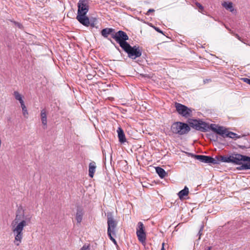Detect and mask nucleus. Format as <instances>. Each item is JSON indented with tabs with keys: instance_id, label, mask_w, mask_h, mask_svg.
Masks as SVG:
<instances>
[{
	"instance_id": "f257e3e1",
	"label": "nucleus",
	"mask_w": 250,
	"mask_h": 250,
	"mask_svg": "<svg viewBox=\"0 0 250 250\" xmlns=\"http://www.w3.org/2000/svg\"><path fill=\"white\" fill-rule=\"evenodd\" d=\"M32 216L25 215L22 209H19L16 213L15 219L11 224V229L14 236V243L16 246H20L23 237L24 228L31 223Z\"/></svg>"
},
{
	"instance_id": "f03ea898",
	"label": "nucleus",
	"mask_w": 250,
	"mask_h": 250,
	"mask_svg": "<svg viewBox=\"0 0 250 250\" xmlns=\"http://www.w3.org/2000/svg\"><path fill=\"white\" fill-rule=\"evenodd\" d=\"M170 129L174 134L184 135L188 133L190 131V128L187 124L177 122L171 125Z\"/></svg>"
},
{
	"instance_id": "7ed1b4c3",
	"label": "nucleus",
	"mask_w": 250,
	"mask_h": 250,
	"mask_svg": "<svg viewBox=\"0 0 250 250\" xmlns=\"http://www.w3.org/2000/svg\"><path fill=\"white\" fill-rule=\"evenodd\" d=\"M122 49L128 54V57L132 59H135L142 55V52L139 47L134 46L132 47L128 43L124 46Z\"/></svg>"
},
{
	"instance_id": "20e7f679",
	"label": "nucleus",
	"mask_w": 250,
	"mask_h": 250,
	"mask_svg": "<svg viewBox=\"0 0 250 250\" xmlns=\"http://www.w3.org/2000/svg\"><path fill=\"white\" fill-rule=\"evenodd\" d=\"M112 38L119 43L122 48L128 43L126 41L128 40V37L126 33L123 31H119L112 35Z\"/></svg>"
},
{
	"instance_id": "39448f33",
	"label": "nucleus",
	"mask_w": 250,
	"mask_h": 250,
	"mask_svg": "<svg viewBox=\"0 0 250 250\" xmlns=\"http://www.w3.org/2000/svg\"><path fill=\"white\" fill-rule=\"evenodd\" d=\"M136 235L139 242L145 245L146 243V235L144 225L141 222H139L137 224Z\"/></svg>"
},
{
	"instance_id": "423d86ee",
	"label": "nucleus",
	"mask_w": 250,
	"mask_h": 250,
	"mask_svg": "<svg viewBox=\"0 0 250 250\" xmlns=\"http://www.w3.org/2000/svg\"><path fill=\"white\" fill-rule=\"evenodd\" d=\"M175 106L177 112L182 116L186 118L191 116L192 110L190 108L178 103H175Z\"/></svg>"
},
{
	"instance_id": "0eeeda50",
	"label": "nucleus",
	"mask_w": 250,
	"mask_h": 250,
	"mask_svg": "<svg viewBox=\"0 0 250 250\" xmlns=\"http://www.w3.org/2000/svg\"><path fill=\"white\" fill-rule=\"evenodd\" d=\"M189 124L191 127L202 132L207 131L208 129H210V125L201 121L194 120L190 122Z\"/></svg>"
},
{
	"instance_id": "6e6552de",
	"label": "nucleus",
	"mask_w": 250,
	"mask_h": 250,
	"mask_svg": "<svg viewBox=\"0 0 250 250\" xmlns=\"http://www.w3.org/2000/svg\"><path fill=\"white\" fill-rule=\"evenodd\" d=\"M231 163L236 165H242V162H250V157L240 154L233 153L231 155Z\"/></svg>"
},
{
	"instance_id": "1a4fd4ad",
	"label": "nucleus",
	"mask_w": 250,
	"mask_h": 250,
	"mask_svg": "<svg viewBox=\"0 0 250 250\" xmlns=\"http://www.w3.org/2000/svg\"><path fill=\"white\" fill-rule=\"evenodd\" d=\"M89 0H80L78 3L77 15H86L89 7Z\"/></svg>"
},
{
	"instance_id": "9d476101",
	"label": "nucleus",
	"mask_w": 250,
	"mask_h": 250,
	"mask_svg": "<svg viewBox=\"0 0 250 250\" xmlns=\"http://www.w3.org/2000/svg\"><path fill=\"white\" fill-rule=\"evenodd\" d=\"M195 158L200 161L201 162H204L207 164H217V160H215V158H212L210 156H205V155H195Z\"/></svg>"
},
{
	"instance_id": "9b49d317",
	"label": "nucleus",
	"mask_w": 250,
	"mask_h": 250,
	"mask_svg": "<svg viewBox=\"0 0 250 250\" xmlns=\"http://www.w3.org/2000/svg\"><path fill=\"white\" fill-rule=\"evenodd\" d=\"M210 129L213 132L217 134L222 136L225 137L226 133L227 132V130L222 126H218L215 124H211L210 125Z\"/></svg>"
},
{
	"instance_id": "f8f14e48",
	"label": "nucleus",
	"mask_w": 250,
	"mask_h": 250,
	"mask_svg": "<svg viewBox=\"0 0 250 250\" xmlns=\"http://www.w3.org/2000/svg\"><path fill=\"white\" fill-rule=\"evenodd\" d=\"M117 225L116 221L113 218L111 215L107 216V230L108 231L111 230L113 232V234H115V229Z\"/></svg>"
},
{
	"instance_id": "ddd939ff",
	"label": "nucleus",
	"mask_w": 250,
	"mask_h": 250,
	"mask_svg": "<svg viewBox=\"0 0 250 250\" xmlns=\"http://www.w3.org/2000/svg\"><path fill=\"white\" fill-rule=\"evenodd\" d=\"M76 19L83 25L88 26L90 25L89 18L86 15H77Z\"/></svg>"
},
{
	"instance_id": "4468645a",
	"label": "nucleus",
	"mask_w": 250,
	"mask_h": 250,
	"mask_svg": "<svg viewBox=\"0 0 250 250\" xmlns=\"http://www.w3.org/2000/svg\"><path fill=\"white\" fill-rule=\"evenodd\" d=\"M84 211L83 207H78L76 213V220L78 224H80L83 220Z\"/></svg>"
},
{
	"instance_id": "2eb2a0df",
	"label": "nucleus",
	"mask_w": 250,
	"mask_h": 250,
	"mask_svg": "<svg viewBox=\"0 0 250 250\" xmlns=\"http://www.w3.org/2000/svg\"><path fill=\"white\" fill-rule=\"evenodd\" d=\"M41 121L42 125H43L44 129L47 128V112L45 109H43L41 112Z\"/></svg>"
},
{
	"instance_id": "dca6fc26",
	"label": "nucleus",
	"mask_w": 250,
	"mask_h": 250,
	"mask_svg": "<svg viewBox=\"0 0 250 250\" xmlns=\"http://www.w3.org/2000/svg\"><path fill=\"white\" fill-rule=\"evenodd\" d=\"M215 160H217V164L220 162L225 163H231V155L228 157L224 156H217L215 157Z\"/></svg>"
},
{
	"instance_id": "f3484780",
	"label": "nucleus",
	"mask_w": 250,
	"mask_h": 250,
	"mask_svg": "<svg viewBox=\"0 0 250 250\" xmlns=\"http://www.w3.org/2000/svg\"><path fill=\"white\" fill-rule=\"evenodd\" d=\"M118 133V136L119 138V142L121 143H124L126 142V138L123 130L119 127L117 130Z\"/></svg>"
},
{
	"instance_id": "a211bd4d",
	"label": "nucleus",
	"mask_w": 250,
	"mask_h": 250,
	"mask_svg": "<svg viewBox=\"0 0 250 250\" xmlns=\"http://www.w3.org/2000/svg\"><path fill=\"white\" fill-rule=\"evenodd\" d=\"M96 164L94 162H92L89 164V176L91 178H93L94 176V174L95 173L96 170Z\"/></svg>"
},
{
	"instance_id": "6ab92c4d",
	"label": "nucleus",
	"mask_w": 250,
	"mask_h": 250,
	"mask_svg": "<svg viewBox=\"0 0 250 250\" xmlns=\"http://www.w3.org/2000/svg\"><path fill=\"white\" fill-rule=\"evenodd\" d=\"M189 193V190L188 188L187 187H185L184 188L180 191L178 193V195L180 199L182 200L185 198V196H187Z\"/></svg>"
},
{
	"instance_id": "aec40b11",
	"label": "nucleus",
	"mask_w": 250,
	"mask_h": 250,
	"mask_svg": "<svg viewBox=\"0 0 250 250\" xmlns=\"http://www.w3.org/2000/svg\"><path fill=\"white\" fill-rule=\"evenodd\" d=\"M222 5L226 9L229 10L230 12H233L234 11V9L232 2L224 1L222 3Z\"/></svg>"
},
{
	"instance_id": "412c9836",
	"label": "nucleus",
	"mask_w": 250,
	"mask_h": 250,
	"mask_svg": "<svg viewBox=\"0 0 250 250\" xmlns=\"http://www.w3.org/2000/svg\"><path fill=\"white\" fill-rule=\"evenodd\" d=\"M113 31L114 29L112 28H106L102 30L101 34L104 38H107Z\"/></svg>"
},
{
	"instance_id": "4be33fe9",
	"label": "nucleus",
	"mask_w": 250,
	"mask_h": 250,
	"mask_svg": "<svg viewBox=\"0 0 250 250\" xmlns=\"http://www.w3.org/2000/svg\"><path fill=\"white\" fill-rule=\"evenodd\" d=\"M156 171L159 176L162 178H164L167 174L165 170L160 167H156Z\"/></svg>"
},
{
	"instance_id": "5701e85b",
	"label": "nucleus",
	"mask_w": 250,
	"mask_h": 250,
	"mask_svg": "<svg viewBox=\"0 0 250 250\" xmlns=\"http://www.w3.org/2000/svg\"><path fill=\"white\" fill-rule=\"evenodd\" d=\"M13 94L15 99L19 101L21 104L24 103V101L22 99V96L20 94L19 92L14 91Z\"/></svg>"
},
{
	"instance_id": "b1692460",
	"label": "nucleus",
	"mask_w": 250,
	"mask_h": 250,
	"mask_svg": "<svg viewBox=\"0 0 250 250\" xmlns=\"http://www.w3.org/2000/svg\"><path fill=\"white\" fill-rule=\"evenodd\" d=\"M237 169L239 170L250 169V162H245V163L241 165Z\"/></svg>"
},
{
	"instance_id": "393cba45",
	"label": "nucleus",
	"mask_w": 250,
	"mask_h": 250,
	"mask_svg": "<svg viewBox=\"0 0 250 250\" xmlns=\"http://www.w3.org/2000/svg\"><path fill=\"white\" fill-rule=\"evenodd\" d=\"M21 105L23 115L25 118H27L28 116V112L26 108V107L24 104V103L21 104Z\"/></svg>"
},
{
	"instance_id": "a878e982",
	"label": "nucleus",
	"mask_w": 250,
	"mask_h": 250,
	"mask_svg": "<svg viewBox=\"0 0 250 250\" xmlns=\"http://www.w3.org/2000/svg\"><path fill=\"white\" fill-rule=\"evenodd\" d=\"M236 135V134L233 133L232 132H228L227 131V132L226 133L225 137H229L231 138H234L235 136Z\"/></svg>"
},
{
	"instance_id": "bb28decb",
	"label": "nucleus",
	"mask_w": 250,
	"mask_h": 250,
	"mask_svg": "<svg viewBox=\"0 0 250 250\" xmlns=\"http://www.w3.org/2000/svg\"><path fill=\"white\" fill-rule=\"evenodd\" d=\"M196 6L199 8V12L202 13L204 10V7L199 2H195Z\"/></svg>"
},
{
	"instance_id": "cd10ccee",
	"label": "nucleus",
	"mask_w": 250,
	"mask_h": 250,
	"mask_svg": "<svg viewBox=\"0 0 250 250\" xmlns=\"http://www.w3.org/2000/svg\"><path fill=\"white\" fill-rule=\"evenodd\" d=\"M10 21L11 22H13L14 23V24L16 26L18 27L19 28H22L23 27L22 24L21 23H20V22L15 21H13L12 20H10Z\"/></svg>"
},
{
	"instance_id": "c85d7f7f",
	"label": "nucleus",
	"mask_w": 250,
	"mask_h": 250,
	"mask_svg": "<svg viewBox=\"0 0 250 250\" xmlns=\"http://www.w3.org/2000/svg\"><path fill=\"white\" fill-rule=\"evenodd\" d=\"M80 250H90V246L89 245H84Z\"/></svg>"
},
{
	"instance_id": "c756f323",
	"label": "nucleus",
	"mask_w": 250,
	"mask_h": 250,
	"mask_svg": "<svg viewBox=\"0 0 250 250\" xmlns=\"http://www.w3.org/2000/svg\"><path fill=\"white\" fill-rule=\"evenodd\" d=\"M112 234H113L112 231H111V230L108 231V230H107V234L111 240H112L113 239H114V238L112 236Z\"/></svg>"
},
{
	"instance_id": "7c9ffc66",
	"label": "nucleus",
	"mask_w": 250,
	"mask_h": 250,
	"mask_svg": "<svg viewBox=\"0 0 250 250\" xmlns=\"http://www.w3.org/2000/svg\"><path fill=\"white\" fill-rule=\"evenodd\" d=\"M112 234H113L112 231H111V230L108 231V230H107V234L111 240H112L113 239H114V238L112 236Z\"/></svg>"
},
{
	"instance_id": "2f4dec72",
	"label": "nucleus",
	"mask_w": 250,
	"mask_h": 250,
	"mask_svg": "<svg viewBox=\"0 0 250 250\" xmlns=\"http://www.w3.org/2000/svg\"><path fill=\"white\" fill-rule=\"evenodd\" d=\"M242 80L245 83L250 84V79L245 78H243Z\"/></svg>"
},
{
	"instance_id": "473e14b6",
	"label": "nucleus",
	"mask_w": 250,
	"mask_h": 250,
	"mask_svg": "<svg viewBox=\"0 0 250 250\" xmlns=\"http://www.w3.org/2000/svg\"><path fill=\"white\" fill-rule=\"evenodd\" d=\"M155 10L153 9H149L146 12V15H149L151 12H154Z\"/></svg>"
},
{
	"instance_id": "72a5a7b5",
	"label": "nucleus",
	"mask_w": 250,
	"mask_h": 250,
	"mask_svg": "<svg viewBox=\"0 0 250 250\" xmlns=\"http://www.w3.org/2000/svg\"><path fill=\"white\" fill-rule=\"evenodd\" d=\"M234 36L236 38H237L239 41H241V37L237 34H234Z\"/></svg>"
},
{
	"instance_id": "f704fd0d",
	"label": "nucleus",
	"mask_w": 250,
	"mask_h": 250,
	"mask_svg": "<svg viewBox=\"0 0 250 250\" xmlns=\"http://www.w3.org/2000/svg\"><path fill=\"white\" fill-rule=\"evenodd\" d=\"M155 29L157 32L163 33V32L159 28H155Z\"/></svg>"
},
{
	"instance_id": "c9c22d12",
	"label": "nucleus",
	"mask_w": 250,
	"mask_h": 250,
	"mask_svg": "<svg viewBox=\"0 0 250 250\" xmlns=\"http://www.w3.org/2000/svg\"><path fill=\"white\" fill-rule=\"evenodd\" d=\"M165 245V243H162V248H161V250H165V248H164Z\"/></svg>"
},
{
	"instance_id": "e433bc0d",
	"label": "nucleus",
	"mask_w": 250,
	"mask_h": 250,
	"mask_svg": "<svg viewBox=\"0 0 250 250\" xmlns=\"http://www.w3.org/2000/svg\"><path fill=\"white\" fill-rule=\"evenodd\" d=\"M211 247H208L206 248V250H211Z\"/></svg>"
},
{
	"instance_id": "4c0bfd02",
	"label": "nucleus",
	"mask_w": 250,
	"mask_h": 250,
	"mask_svg": "<svg viewBox=\"0 0 250 250\" xmlns=\"http://www.w3.org/2000/svg\"><path fill=\"white\" fill-rule=\"evenodd\" d=\"M90 25L91 27H93L95 26L94 23H93H93H90V25Z\"/></svg>"
},
{
	"instance_id": "58836bf2",
	"label": "nucleus",
	"mask_w": 250,
	"mask_h": 250,
	"mask_svg": "<svg viewBox=\"0 0 250 250\" xmlns=\"http://www.w3.org/2000/svg\"><path fill=\"white\" fill-rule=\"evenodd\" d=\"M114 244H116V241L115 239L114 238L111 240Z\"/></svg>"
}]
</instances>
